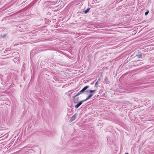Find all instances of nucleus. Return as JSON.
<instances>
[{"instance_id":"f257e3e1","label":"nucleus","mask_w":154,"mask_h":154,"mask_svg":"<svg viewBox=\"0 0 154 154\" xmlns=\"http://www.w3.org/2000/svg\"><path fill=\"white\" fill-rule=\"evenodd\" d=\"M96 90H87L85 91V92L87 93H90V94H89L88 96L85 99V101H87L90 98L92 97L93 95L94 94L93 93L96 92Z\"/></svg>"},{"instance_id":"f03ea898","label":"nucleus","mask_w":154,"mask_h":154,"mask_svg":"<svg viewBox=\"0 0 154 154\" xmlns=\"http://www.w3.org/2000/svg\"><path fill=\"white\" fill-rule=\"evenodd\" d=\"M85 100L81 101L79 102L76 105H75V108H78L84 102H85Z\"/></svg>"},{"instance_id":"7ed1b4c3","label":"nucleus","mask_w":154,"mask_h":154,"mask_svg":"<svg viewBox=\"0 0 154 154\" xmlns=\"http://www.w3.org/2000/svg\"><path fill=\"white\" fill-rule=\"evenodd\" d=\"M89 87V86L88 85L85 86L84 88H83L82 90H81L80 91V93H82V92H84L87 89H88Z\"/></svg>"},{"instance_id":"20e7f679","label":"nucleus","mask_w":154,"mask_h":154,"mask_svg":"<svg viewBox=\"0 0 154 154\" xmlns=\"http://www.w3.org/2000/svg\"><path fill=\"white\" fill-rule=\"evenodd\" d=\"M89 87V86L88 85L85 86L84 88H83L82 90H81L80 91V93H82V92H84L87 89H88Z\"/></svg>"},{"instance_id":"39448f33","label":"nucleus","mask_w":154,"mask_h":154,"mask_svg":"<svg viewBox=\"0 0 154 154\" xmlns=\"http://www.w3.org/2000/svg\"><path fill=\"white\" fill-rule=\"evenodd\" d=\"M77 116V114L76 113L71 118V119L70 120V121L71 122H72L75 119L76 116Z\"/></svg>"},{"instance_id":"423d86ee","label":"nucleus","mask_w":154,"mask_h":154,"mask_svg":"<svg viewBox=\"0 0 154 154\" xmlns=\"http://www.w3.org/2000/svg\"><path fill=\"white\" fill-rule=\"evenodd\" d=\"M79 97L77 98V97H75V96L73 97V101L75 103H78V101Z\"/></svg>"},{"instance_id":"0eeeda50","label":"nucleus","mask_w":154,"mask_h":154,"mask_svg":"<svg viewBox=\"0 0 154 154\" xmlns=\"http://www.w3.org/2000/svg\"><path fill=\"white\" fill-rule=\"evenodd\" d=\"M104 80L106 84H109V83L110 82L108 80L107 77H105Z\"/></svg>"},{"instance_id":"6e6552de","label":"nucleus","mask_w":154,"mask_h":154,"mask_svg":"<svg viewBox=\"0 0 154 154\" xmlns=\"http://www.w3.org/2000/svg\"><path fill=\"white\" fill-rule=\"evenodd\" d=\"M90 8H88L86 10H85L84 11L85 14L87 13L90 10Z\"/></svg>"},{"instance_id":"1a4fd4ad","label":"nucleus","mask_w":154,"mask_h":154,"mask_svg":"<svg viewBox=\"0 0 154 154\" xmlns=\"http://www.w3.org/2000/svg\"><path fill=\"white\" fill-rule=\"evenodd\" d=\"M81 93H80V91L79 92V93L76 94L75 95V97H77V96L79 95L80 94H81Z\"/></svg>"},{"instance_id":"9d476101","label":"nucleus","mask_w":154,"mask_h":154,"mask_svg":"<svg viewBox=\"0 0 154 154\" xmlns=\"http://www.w3.org/2000/svg\"><path fill=\"white\" fill-rule=\"evenodd\" d=\"M141 56H142L141 55H139L137 56V57L139 58H141Z\"/></svg>"},{"instance_id":"9b49d317","label":"nucleus","mask_w":154,"mask_h":154,"mask_svg":"<svg viewBox=\"0 0 154 154\" xmlns=\"http://www.w3.org/2000/svg\"><path fill=\"white\" fill-rule=\"evenodd\" d=\"M97 84V82L95 83V85H94L96 87H97V86L96 85Z\"/></svg>"},{"instance_id":"f8f14e48","label":"nucleus","mask_w":154,"mask_h":154,"mask_svg":"<svg viewBox=\"0 0 154 154\" xmlns=\"http://www.w3.org/2000/svg\"><path fill=\"white\" fill-rule=\"evenodd\" d=\"M148 13H149V11H148L146 12L145 14V15H147L148 14Z\"/></svg>"},{"instance_id":"ddd939ff","label":"nucleus","mask_w":154,"mask_h":154,"mask_svg":"<svg viewBox=\"0 0 154 154\" xmlns=\"http://www.w3.org/2000/svg\"><path fill=\"white\" fill-rule=\"evenodd\" d=\"M125 154H129V153H126Z\"/></svg>"}]
</instances>
